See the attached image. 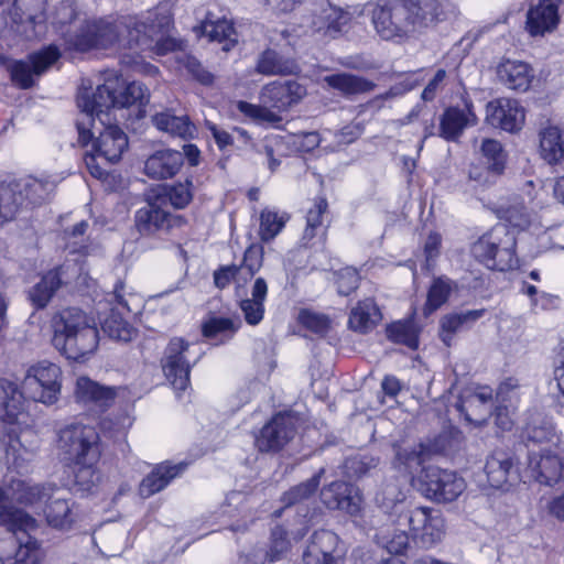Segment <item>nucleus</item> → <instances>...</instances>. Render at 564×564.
I'll return each mask as SVG.
<instances>
[{"label": "nucleus", "instance_id": "nucleus-1", "mask_svg": "<svg viewBox=\"0 0 564 564\" xmlns=\"http://www.w3.org/2000/svg\"><path fill=\"white\" fill-rule=\"evenodd\" d=\"M150 90L140 82L126 84L117 73H108L104 83L96 89L80 87L77 106L80 110L76 120L78 141L83 145L93 142V152L84 158L91 176L101 180L107 175L98 160L117 163L128 149L126 132L117 124L110 123L111 111L128 108L134 104L149 102Z\"/></svg>", "mask_w": 564, "mask_h": 564}, {"label": "nucleus", "instance_id": "nucleus-2", "mask_svg": "<svg viewBox=\"0 0 564 564\" xmlns=\"http://www.w3.org/2000/svg\"><path fill=\"white\" fill-rule=\"evenodd\" d=\"M171 25V15L156 8L140 17H119L89 20L74 32L63 33L69 48L78 52L107 50L113 47L151 48L154 44L158 54L174 48V42L164 39Z\"/></svg>", "mask_w": 564, "mask_h": 564}, {"label": "nucleus", "instance_id": "nucleus-3", "mask_svg": "<svg viewBox=\"0 0 564 564\" xmlns=\"http://www.w3.org/2000/svg\"><path fill=\"white\" fill-rule=\"evenodd\" d=\"M50 490L21 479L12 480L7 488L0 487V524L9 532L7 539L0 540L2 564L42 563L44 552L37 539L40 525L36 519L10 503L33 506L45 501Z\"/></svg>", "mask_w": 564, "mask_h": 564}, {"label": "nucleus", "instance_id": "nucleus-4", "mask_svg": "<svg viewBox=\"0 0 564 564\" xmlns=\"http://www.w3.org/2000/svg\"><path fill=\"white\" fill-rule=\"evenodd\" d=\"M53 346L67 359L79 361L96 351L99 332L94 317L77 307L56 313L52 319Z\"/></svg>", "mask_w": 564, "mask_h": 564}, {"label": "nucleus", "instance_id": "nucleus-5", "mask_svg": "<svg viewBox=\"0 0 564 564\" xmlns=\"http://www.w3.org/2000/svg\"><path fill=\"white\" fill-rule=\"evenodd\" d=\"M395 491L393 486H387L383 491L382 507L393 518L399 528H409L411 538L422 547H431L441 542L445 535V520L440 510L429 507L408 508L404 496L390 500L387 495Z\"/></svg>", "mask_w": 564, "mask_h": 564}, {"label": "nucleus", "instance_id": "nucleus-6", "mask_svg": "<svg viewBox=\"0 0 564 564\" xmlns=\"http://www.w3.org/2000/svg\"><path fill=\"white\" fill-rule=\"evenodd\" d=\"M514 247L513 235L506 226L498 225L473 243L471 253L490 270L508 271L518 264Z\"/></svg>", "mask_w": 564, "mask_h": 564}, {"label": "nucleus", "instance_id": "nucleus-7", "mask_svg": "<svg viewBox=\"0 0 564 564\" xmlns=\"http://www.w3.org/2000/svg\"><path fill=\"white\" fill-rule=\"evenodd\" d=\"M414 486L425 498L438 503L456 500L466 488L465 480L455 471L434 465L423 466Z\"/></svg>", "mask_w": 564, "mask_h": 564}, {"label": "nucleus", "instance_id": "nucleus-8", "mask_svg": "<svg viewBox=\"0 0 564 564\" xmlns=\"http://www.w3.org/2000/svg\"><path fill=\"white\" fill-rule=\"evenodd\" d=\"M193 344L181 337L172 338L161 360L164 375L173 388L184 391L189 384L191 369L202 357V352L193 351Z\"/></svg>", "mask_w": 564, "mask_h": 564}, {"label": "nucleus", "instance_id": "nucleus-9", "mask_svg": "<svg viewBox=\"0 0 564 564\" xmlns=\"http://www.w3.org/2000/svg\"><path fill=\"white\" fill-rule=\"evenodd\" d=\"M58 448L70 462H98L99 435L93 426L82 423L69 424L58 433Z\"/></svg>", "mask_w": 564, "mask_h": 564}, {"label": "nucleus", "instance_id": "nucleus-10", "mask_svg": "<svg viewBox=\"0 0 564 564\" xmlns=\"http://www.w3.org/2000/svg\"><path fill=\"white\" fill-rule=\"evenodd\" d=\"M61 368L48 361H40L32 366L22 381L21 392L24 400L52 404L61 391Z\"/></svg>", "mask_w": 564, "mask_h": 564}, {"label": "nucleus", "instance_id": "nucleus-11", "mask_svg": "<svg viewBox=\"0 0 564 564\" xmlns=\"http://www.w3.org/2000/svg\"><path fill=\"white\" fill-rule=\"evenodd\" d=\"M376 33L384 41L400 43L413 33L400 0H379L371 10Z\"/></svg>", "mask_w": 564, "mask_h": 564}, {"label": "nucleus", "instance_id": "nucleus-12", "mask_svg": "<svg viewBox=\"0 0 564 564\" xmlns=\"http://www.w3.org/2000/svg\"><path fill=\"white\" fill-rule=\"evenodd\" d=\"M347 546L338 534L330 530H317L306 541L301 564H344Z\"/></svg>", "mask_w": 564, "mask_h": 564}, {"label": "nucleus", "instance_id": "nucleus-13", "mask_svg": "<svg viewBox=\"0 0 564 564\" xmlns=\"http://www.w3.org/2000/svg\"><path fill=\"white\" fill-rule=\"evenodd\" d=\"M132 299L133 295L127 292L124 282H117L109 299V302L115 306L101 324L104 333L111 339L128 343L137 336V329L121 315V310L127 312L132 311L130 307V301Z\"/></svg>", "mask_w": 564, "mask_h": 564}, {"label": "nucleus", "instance_id": "nucleus-14", "mask_svg": "<svg viewBox=\"0 0 564 564\" xmlns=\"http://www.w3.org/2000/svg\"><path fill=\"white\" fill-rule=\"evenodd\" d=\"M529 468L540 484L552 486L564 477V443L553 448L529 449Z\"/></svg>", "mask_w": 564, "mask_h": 564}, {"label": "nucleus", "instance_id": "nucleus-15", "mask_svg": "<svg viewBox=\"0 0 564 564\" xmlns=\"http://www.w3.org/2000/svg\"><path fill=\"white\" fill-rule=\"evenodd\" d=\"M296 417L286 412L275 414L259 432L256 446L262 453H275L296 434Z\"/></svg>", "mask_w": 564, "mask_h": 564}, {"label": "nucleus", "instance_id": "nucleus-16", "mask_svg": "<svg viewBox=\"0 0 564 564\" xmlns=\"http://www.w3.org/2000/svg\"><path fill=\"white\" fill-rule=\"evenodd\" d=\"M61 57L57 46L48 45L43 50L29 56L28 61H15L10 66L12 82L22 89L31 88L34 85L33 76L45 73Z\"/></svg>", "mask_w": 564, "mask_h": 564}, {"label": "nucleus", "instance_id": "nucleus-17", "mask_svg": "<svg viewBox=\"0 0 564 564\" xmlns=\"http://www.w3.org/2000/svg\"><path fill=\"white\" fill-rule=\"evenodd\" d=\"M351 14L340 8L325 3L302 23L304 34H322L336 37L349 24Z\"/></svg>", "mask_w": 564, "mask_h": 564}, {"label": "nucleus", "instance_id": "nucleus-18", "mask_svg": "<svg viewBox=\"0 0 564 564\" xmlns=\"http://www.w3.org/2000/svg\"><path fill=\"white\" fill-rule=\"evenodd\" d=\"M525 120L523 107L516 99L498 98L486 106V121L507 132H518L522 129Z\"/></svg>", "mask_w": 564, "mask_h": 564}, {"label": "nucleus", "instance_id": "nucleus-19", "mask_svg": "<svg viewBox=\"0 0 564 564\" xmlns=\"http://www.w3.org/2000/svg\"><path fill=\"white\" fill-rule=\"evenodd\" d=\"M184 219L180 215H173L163 208V205L155 198L147 206L137 210L134 223L142 236H152L156 232L167 231L170 228L181 226Z\"/></svg>", "mask_w": 564, "mask_h": 564}, {"label": "nucleus", "instance_id": "nucleus-20", "mask_svg": "<svg viewBox=\"0 0 564 564\" xmlns=\"http://www.w3.org/2000/svg\"><path fill=\"white\" fill-rule=\"evenodd\" d=\"M306 94V87L297 80H274L262 87L260 100L282 112L299 104Z\"/></svg>", "mask_w": 564, "mask_h": 564}, {"label": "nucleus", "instance_id": "nucleus-21", "mask_svg": "<svg viewBox=\"0 0 564 564\" xmlns=\"http://www.w3.org/2000/svg\"><path fill=\"white\" fill-rule=\"evenodd\" d=\"M413 33L435 26L444 19L441 0H400Z\"/></svg>", "mask_w": 564, "mask_h": 564}, {"label": "nucleus", "instance_id": "nucleus-22", "mask_svg": "<svg viewBox=\"0 0 564 564\" xmlns=\"http://www.w3.org/2000/svg\"><path fill=\"white\" fill-rule=\"evenodd\" d=\"M322 502L330 510H341L350 516L361 509L362 498L359 490L346 481H334L321 491Z\"/></svg>", "mask_w": 564, "mask_h": 564}, {"label": "nucleus", "instance_id": "nucleus-23", "mask_svg": "<svg viewBox=\"0 0 564 564\" xmlns=\"http://www.w3.org/2000/svg\"><path fill=\"white\" fill-rule=\"evenodd\" d=\"M484 470L492 488H503L519 480V468L514 457L505 451L492 452L486 459Z\"/></svg>", "mask_w": 564, "mask_h": 564}, {"label": "nucleus", "instance_id": "nucleus-24", "mask_svg": "<svg viewBox=\"0 0 564 564\" xmlns=\"http://www.w3.org/2000/svg\"><path fill=\"white\" fill-rule=\"evenodd\" d=\"M563 0H539L527 12L525 29L532 36L553 32L560 23Z\"/></svg>", "mask_w": 564, "mask_h": 564}, {"label": "nucleus", "instance_id": "nucleus-25", "mask_svg": "<svg viewBox=\"0 0 564 564\" xmlns=\"http://www.w3.org/2000/svg\"><path fill=\"white\" fill-rule=\"evenodd\" d=\"M75 397L78 403L104 412L113 404L117 389L101 386L87 377H79L76 381Z\"/></svg>", "mask_w": 564, "mask_h": 564}, {"label": "nucleus", "instance_id": "nucleus-26", "mask_svg": "<svg viewBox=\"0 0 564 564\" xmlns=\"http://www.w3.org/2000/svg\"><path fill=\"white\" fill-rule=\"evenodd\" d=\"M327 209L326 198L317 197L314 199L313 206L306 213V225L301 238L303 247L324 246L328 228V224H325Z\"/></svg>", "mask_w": 564, "mask_h": 564}, {"label": "nucleus", "instance_id": "nucleus-27", "mask_svg": "<svg viewBox=\"0 0 564 564\" xmlns=\"http://www.w3.org/2000/svg\"><path fill=\"white\" fill-rule=\"evenodd\" d=\"M477 117L473 110L470 102H465V108L458 107L447 108L440 120L438 135L446 141L455 142L463 134V131L468 126H475Z\"/></svg>", "mask_w": 564, "mask_h": 564}, {"label": "nucleus", "instance_id": "nucleus-28", "mask_svg": "<svg viewBox=\"0 0 564 564\" xmlns=\"http://www.w3.org/2000/svg\"><path fill=\"white\" fill-rule=\"evenodd\" d=\"M183 165V153L176 150H159L144 162V173L153 180L171 178Z\"/></svg>", "mask_w": 564, "mask_h": 564}, {"label": "nucleus", "instance_id": "nucleus-29", "mask_svg": "<svg viewBox=\"0 0 564 564\" xmlns=\"http://www.w3.org/2000/svg\"><path fill=\"white\" fill-rule=\"evenodd\" d=\"M500 84L509 89L527 91L534 77L531 66L521 61L506 59L497 66Z\"/></svg>", "mask_w": 564, "mask_h": 564}, {"label": "nucleus", "instance_id": "nucleus-30", "mask_svg": "<svg viewBox=\"0 0 564 564\" xmlns=\"http://www.w3.org/2000/svg\"><path fill=\"white\" fill-rule=\"evenodd\" d=\"M256 70L264 76H286L299 74L301 67L294 58L285 57L274 50L267 48L259 55Z\"/></svg>", "mask_w": 564, "mask_h": 564}, {"label": "nucleus", "instance_id": "nucleus-31", "mask_svg": "<svg viewBox=\"0 0 564 564\" xmlns=\"http://www.w3.org/2000/svg\"><path fill=\"white\" fill-rule=\"evenodd\" d=\"M187 464L158 465L140 484L139 492L142 498H149L164 489L172 479L181 475Z\"/></svg>", "mask_w": 564, "mask_h": 564}, {"label": "nucleus", "instance_id": "nucleus-32", "mask_svg": "<svg viewBox=\"0 0 564 564\" xmlns=\"http://www.w3.org/2000/svg\"><path fill=\"white\" fill-rule=\"evenodd\" d=\"M268 295L267 281L259 276L254 280L251 288V297L239 302L245 321L251 326L260 324L264 317V301Z\"/></svg>", "mask_w": 564, "mask_h": 564}, {"label": "nucleus", "instance_id": "nucleus-33", "mask_svg": "<svg viewBox=\"0 0 564 564\" xmlns=\"http://www.w3.org/2000/svg\"><path fill=\"white\" fill-rule=\"evenodd\" d=\"M44 508L47 523L56 529H68L75 520L73 503L58 492H50Z\"/></svg>", "mask_w": 564, "mask_h": 564}, {"label": "nucleus", "instance_id": "nucleus-34", "mask_svg": "<svg viewBox=\"0 0 564 564\" xmlns=\"http://www.w3.org/2000/svg\"><path fill=\"white\" fill-rule=\"evenodd\" d=\"M491 400L490 391L478 392L457 404V410L468 423L480 426L486 423L491 413L489 405Z\"/></svg>", "mask_w": 564, "mask_h": 564}, {"label": "nucleus", "instance_id": "nucleus-35", "mask_svg": "<svg viewBox=\"0 0 564 564\" xmlns=\"http://www.w3.org/2000/svg\"><path fill=\"white\" fill-rule=\"evenodd\" d=\"M23 410V393L12 382L0 380V420L14 423Z\"/></svg>", "mask_w": 564, "mask_h": 564}, {"label": "nucleus", "instance_id": "nucleus-36", "mask_svg": "<svg viewBox=\"0 0 564 564\" xmlns=\"http://www.w3.org/2000/svg\"><path fill=\"white\" fill-rule=\"evenodd\" d=\"M151 121L160 131L182 139L192 138L196 131L187 116H175L170 110L153 115Z\"/></svg>", "mask_w": 564, "mask_h": 564}, {"label": "nucleus", "instance_id": "nucleus-37", "mask_svg": "<svg viewBox=\"0 0 564 564\" xmlns=\"http://www.w3.org/2000/svg\"><path fill=\"white\" fill-rule=\"evenodd\" d=\"M65 265L48 271L30 292V299L37 308H43L51 301L63 283Z\"/></svg>", "mask_w": 564, "mask_h": 564}, {"label": "nucleus", "instance_id": "nucleus-38", "mask_svg": "<svg viewBox=\"0 0 564 564\" xmlns=\"http://www.w3.org/2000/svg\"><path fill=\"white\" fill-rule=\"evenodd\" d=\"M540 153L550 164L564 159V139L560 127L546 124L540 130Z\"/></svg>", "mask_w": 564, "mask_h": 564}, {"label": "nucleus", "instance_id": "nucleus-39", "mask_svg": "<svg viewBox=\"0 0 564 564\" xmlns=\"http://www.w3.org/2000/svg\"><path fill=\"white\" fill-rule=\"evenodd\" d=\"M324 82L329 88L338 90L346 97L369 93L375 87L368 79L347 73L327 75Z\"/></svg>", "mask_w": 564, "mask_h": 564}, {"label": "nucleus", "instance_id": "nucleus-40", "mask_svg": "<svg viewBox=\"0 0 564 564\" xmlns=\"http://www.w3.org/2000/svg\"><path fill=\"white\" fill-rule=\"evenodd\" d=\"M485 313V310H471L463 313H454L444 316L441 319V339L449 347L454 335L465 327L470 326L479 319Z\"/></svg>", "mask_w": 564, "mask_h": 564}, {"label": "nucleus", "instance_id": "nucleus-41", "mask_svg": "<svg viewBox=\"0 0 564 564\" xmlns=\"http://www.w3.org/2000/svg\"><path fill=\"white\" fill-rule=\"evenodd\" d=\"M381 315L372 299L358 302L351 310L348 324L356 332L366 333L380 319Z\"/></svg>", "mask_w": 564, "mask_h": 564}, {"label": "nucleus", "instance_id": "nucleus-42", "mask_svg": "<svg viewBox=\"0 0 564 564\" xmlns=\"http://www.w3.org/2000/svg\"><path fill=\"white\" fill-rule=\"evenodd\" d=\"M528 446H539L553 448L560 443H564L561 435L555 431V427L551 421L543 420L539 424L529 425L525 430Z\"/></svg>", "mask_w": 564, "mask_h": 564}, {"label": "nucleus", "instance_id": "nucleus-43", "mask_svg": "<svg viewBox=\"0 0 564 564\" xmlns=\"http://www.w3.org/2000/svg\"><path fill=\"white\" fill-rule=\"evenodd\" d=\"M23 206V194L18 191L15 181L0 184V225L13 219Z\"/></svg>", "mask_w": 564, "mask_h": 564}, {"label": "nucleus", "instance_id": "nucleus-44", "mask_svg": "<svg viewBox=\"0 0 564 564\" xmlns=\"http://www.w3.org/2000/svg\"><path fill=\"white\" fill-rule=\"evenodd\" d=\"M162 204L170 203L176 209L185 208L193 199V182L186 178L184 183L165 186L163 193L156 196Z\"/></svg>", "mask_w": 564, "mask_h": 564}, {"label": "nucleus", "instance_id": "nucleus-45", "mask_svg": "<svg viewBox=\"0 0 564 564\" xmlns=\"http://www.w3.org/2000/svg\"><path fill=\"white\" fill-rule=\"evenodd\" d=\"M388 338L395 343L416 349L419 345V329L413 319L394 322L387 327Z\"/></svg>", "mask_w": 564, "mask_h": 564}, {"label": "nucleus", "instance_id": "nucleus-46", "mask_svg": "<svg viewBox=\"0 0 564 564\" xmlns=\"http://www.w3.org/2000/svg\"><path fill=\"white\" fill-rule=\"evenodd\" d=\"M241 322L239 319H231L227 317H212L206 321L202 326L204 337L209 339H217L223 343L234 336L239 329Z\"/></svg>", "mask_w": 564, "mask_h": 564}, {"label": "nucleus", "instance_id": "nucleus-47", "mask_svg": "<svg viewBox=\"0 0 564 564\" xmlns=\"http://www.w3.org/2000/svg\"><path fill=\"white\" fill-rule=\"evenodd\" d=\"M484 164L491 167L494 173L503 174L508 154L502 144L495 139H484L480 147Z\"/></svg>", "mask_w": 564, "mask_h": 564}, {"label": "nucleus", "instance_id": "nucleus-48", "mask_svg": "<svg viewBox=\"0 0 564 564\" xmlns=\"http://www.w3.org/2000/svg\"><path fill=\"white\" fill-rule=\"evenodd\" d=\"M203 32L212 41L226 42L223 47L225 51L230 50L237 42L234 25L227 19H218L216 21L206 20L203 23Z\"/></svg>", "mask_w": 564, "mask_h": 564}, {"label": "nucleus", "instance_id": "nucleus-49", "mask_svg": "<svg viewBox=\"0 0 564 564\" xmlns=\"http://www.w3.org/2000/svg\"><path fill=\"white\" fill-rule=\"evenodd\" d=\"M454 285V282L446 276L435 279L427 293L424 314L429 315L445 304Z\"/></svg>", "mask_w": 564, "mask_h": 564}, {"label": "nucleus", "instance_id": "nucleus-50", "mask_svg": "<svg viewBox=\"0 0 564 564\" xmlns=\"http://www.w3.org/2000/svg\"><path fill=\"white\" fill-rule=\"evenodd\" d=\"M291 549L288 532L281 525H275L271 531L270 543L263 551V562L274 563L281 561Z\"/></svg>", "mask_w": 564, "mask_h": 564}, {"label": "nucleus", "instance_id": "nucleus-51", "mask_svg": "<svg viewBox=\"0 0 564 564\" xmlns=\"http://www.w3.org/2000/svg\"><path fill=\"white\" fill-rule=\"evenodd\" d=\"M324 473L323 469H321L317 474L312 476L306 481H303L294 487H292L290 490L284 492L281 500L284 503L285 507H291L297 503H301L308 499L311 496L314 495V492L317 490L322 474Z\"/></svg>", "mask_w": 564, "mask_h": 564}, {"label": "nucleus", "instance_id": "nucleus-52", "mask_svg": "<svg viewBox=\"0 0 564 564\" xmlns=\"http://www.w3.org/2000/svg\"><path fill=\"white\" fill-rule=\"evenodd\" d=\"M237 108L246 117L251 118L258 123L278 126L282 121V117L279 115V111L271 108L269 105H253L241 100L238 101Z\"/></svg>", "mask_w": 564, "mask_h": 564}, {"label": "nucleus", "instance_id": "nucleus-53", "mask_svg": "<svg viewBox=\"0 0 564 564\" xmlns=\"http://www.w3.org/2000/svg\"><path fill=\"white\" fill-rule=\"evenodd\" d=\"M15 185L18 191L23 194L24 206L41 204L50 192L48 183L33 177L15 181Z\"/></svg>", "mask_w": 564, "mask_h": 564}, {"label": "nucleus", "instance_id": "nucleus-54", "mask_svg": "<svg viewBox=\"0 0 564 564\" xmlns=\"http://www.w3.org/2000/svg\"><path fill=\"white\" fill-rule=\"evenodd\" d=\"M288 219L285 214L279 215L275 210L263 209L260 214L259 235L261 240H272L283 229Z\"/></svg>", "mask_w": 564, "mask_h": 564}, {"label": "nucleus", "instance_id": "nucleus-55", "mask_svg": "<svg viewBox=\"0 0 564 564\" xmlns=\"http://www.w3.org/2000/svg\"><path fill=\"white\" fill-rule=\"evenodd\" d=\"M73 463L76 486H78V489L82 491H89L98 480V476L95 470V464L97 462L76 460Z\"/></svg>", "mask_w": 564, "mask_h": 564}, {"label": "nucleus", "instance_id": "nucleus-56", "mask_svg": "<svg viewBox=\"0 0 564 564\" xmlns=\"http://www.w3.org/2000/svg\"><path fill=\"white\" fill-rule=\"evenodd\" d=\"M14 6L21 12V19L31 23H41L45 19L46 0H15Z\"/></svg>", "mask_w": 564, "mask_h": 564}, {"label": "nucleus", "instance_id": "nucleus-57", "mask_svg": "<svg viewBox=\"0 0 564 564\" xmlns=\"http://www.w3.org/2000/svg\"><path fill=\"white\" fill-rule=\"evenodd\" d=\"M299 322L305 328L318 335L327 334L329 329V319L323 314L313 313L307 310H302L299 314Z\"/></svg>", "mask_w": 564, "mask_h": 564}, {"label": "nucleus", "instance_id": "nucleus-58", "mask_svg": "<svg viewBox=\"0 0 564 564\" xmlns=\"http://www.w3.org/2000/svg\"><path fill=\"white\" fill-rule=\"evenodd\" d=\"M425 454L422 451V447L420 446L419 449L416 448H401L399 447L395 452V459L400 465H403L406 470L413 471L416 470L420 466H425L424 460Z\"/></svg>", "mask_w": 564, "mask_h": 564}, {"label": "nucleus", "instance_id": "nucleus-59", "mask_svg": "<svg viewBox=\"0 0 564 564\" xmlns=\"http://www.w3.org/2000/svg\"><path fill=\"white\" fill-rule=\"evenodd\" d=\"M359 274L352 268H345L336 275L337 291L340 295H349L358 288Z\"/></svg>", "mask_w": 564, "mask_h": 564}, {"label": "nucleus", "instance_id": "nucleus-60", "mask_svg": "<svg viewBox=\"0 0 564 564\" xmlns=\"http://www.w3.org/2000/svg\"><path fill=\"white\" fill-rule=\"evenodd\" d=\"M468 176L470 181H474L479 186H490L497 182L501 174L494 173L491 167L486 164H473L469 167Z\"/></svg>", "mask_w": 564, "mask_h": 564}, {"label": "nucleus", "instance_id": "nucleus-61", "mask_svg": "<svg viewBox=\"0 0 564 564\" xmlns=\"http://www.w3.org/2000/svg\"><path fill=\"white\" fill-rule=\"evenodd\" d=\"M77 17V10L73 0H63L55 9L53 24L65 26L70 24Z\"/></svg>", "mask_w": 564, "mask_h": 564}, {"label": "nucleus", "instance_id": "nucleus-62", "mask_svg": "<svg viewBox=\"0 0 564 564\" xmlns=\"http://www.w3.org/2000/svg\"><path fill=\"white\" fill-rule=\"evenodd\" d=\"M263 260V248L259 245L250 246L243 256L242 267L247 269L251 275L260 270Z\"/></svg>", "mask_w": 564, "mask_h": 564}, {"label": "nucleus", "instance_id": "nucleus-63", "mask_svg": "<svg viewBox=\"0 0 564 564\" xmlns=\"http://www.w3.org/2000/svg\"><path fill=\"white\" fill-rule=\"evenodd\" d=\"M506 219L511 226L524 228L529 225V215L522 204L513 205L506 210Z\"/></svg>", "mask_w": 564, "mask_h": 564}, {"label": "nucleus", "instance_id": "nucleus-64", "mask_svg": "<svg viewBox=\"0 0 564 564\" xmlns=\"http://www.w3.org/2000/svg\"><path fill=\"white\" fill-rule=\"evenodd\" d=\"M186 69L197 82L203 85H210L214 82L213 74L206 70L196 58L189 57L187 59Z\"/></svg>", "mask_w": 564, "mask_h": 564}]
</instances>
